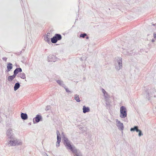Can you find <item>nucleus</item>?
<instances>
[{"mask_svg": "<svg viewBox=\"0 0 156 156\" xmlns=\"http://www.w3.org/2000/svg\"><path fill=\"white\" fill-rule=\"evenodd\" d=\"M23 142L21 140L16 138L15 136L8 139L7 144L9 146H15L22 145Z\"/></svg>", "mask_w": 156, "mask_h": 156, "instance_id": "1", "label": "nucleus"}, {"mask_svg": "<svg viewBox=\"0 0 156 156\" xmlns=\"http://www.w3.org/2000/svg\"><path fill=\"white\" fill-rule=\"evenodd\" d=\"M63 137V143L66 149L70 150L72 152H75L76 151V148L73 145L71 144V143L67 137H64V136Z\"/></svg>", "mask_w": 156, "mask_h": 156, "instance_id": "2", "label": "nucleus"}, {"mask_svg": "<svg viewBox=\"0 0 156 156\" xmlns=\"http://www.w3.org/2000/svg\"><path fill=\"white\" fill-rule=\"evenodd\" d=\"M122 58L121 57H117L115 59L114 66L116 70H119L122 68Z\"/></svg>", "mask_w": 156, "mask_h": 156, "instance_id": "3", "label": "nucleus"}, {"mask_svg": "<svg viewBox=\"0 0 156 156\" xmlns=\"http://www.w3.org/2000/svg\"><path fill=\"white\" fill-rule=\"evenodd\" d=\"M120 117L122 118H125L127 116V110L126 107L122 106L120 108Z\"/></svg>", "mask_w": 156, "mask_h": 156, "instance_id": "4", "label": "nucleus"}, {"mask_svg": "<svg viewBox=\"0 0 156 156\" xmlns=\"http://www.w3.org/2000/svg\"><path fill=\"white\" fill-rule=\"evenodd\" d=\"M138 126H135L133 128H131L130 129L131 131H136L137 132H138V136H143V134L142 133L141 131L138 129Z\"/></svg>", "mask_w": 156, "mask_h": 156, "instance_id": "5", "label": "nucleus"}, {"mask_svg": "<svg viewBox=\"0 0 156 156\" xmlns=\"http://www.w3.org/2000/svg\"><path fill=\"white\" fill-rule=\"evenodd\" d=\"M6 134L8 137V139L15 136L14 134L12 133V129L11 128H9L7 130Z\"/></svg>", "mask_w": 156, "mask_h": 156, "instance_id": "6", "label": "nucleus"}, {"mask_svg": "<svg viewBox=\"0 0 156 156\" xmlns=\"http://www.w3.org/2000/svg\"><path fill=\"white\" fill-rule=\"evenodd\" d=\"M57 135V141L56 143V147H58L60 146V143L61 140V138L60 137V134L58 130L56 132Z\"/></svg>", "mask_w": 156, "mask_h": 156, "instance_id": "7", "label": "nucleus"}, {"mask_svg": "<svg viewBox=\"0 0 156 156\" xmlns=\"http://www.w3.org/2000/svg\"><path fill=\"white\" fill-rule=\"evenodd\" d=\"M116 126L118 127L119 129L121 130H122L124 129V126L122 123L119 121L118 119H116Z\"/></svg>", "mask_w": 156, "mask_h": 156, "instance_id": "8", "label": "nucleus"}, {"mask_svg": "<svg viewBox=\"0 0 156 156\" xmlns=\"http://www.w3.org/2000/svg\"><path fill=\"white\" fill-rule=\"evenodd\" d=\"M42 118L41 115H37L36 117L34 118L33 119V122L34 124L39 122L41 119Z\"/></svg>", "mask_w": 156, "mask_h": 156, "instance_id": "9", "label": "nucleus"}, {"mask_svg": "<svg viewBox=\"0 0 156 156\" xmlns=\"http://www.w3.org/2000/svg\"><path fill=\"white\" fill-rule=\"evenodd\" d=\"M101 91L103 94L105 100L106 101H107L109 98V95L104 89L102 88Z\"/></svg>", "mask_w": 156, "mask_h": 156, "instance_id": "10", "label": "nucleus"}, {"mask_svg": "<svg viewBox=\"0 0 156 156\" xmlns=\"http://www.w3.org/2000/svg\"><path fill=\"white\" fill-rule=\"evenodd\" d=\"M48 60L49 61L55 62L57 59V57L54 55H51L48 56Z\"/></svg>", "mask_w": 156, "mask_h": 156, "instance_id": "11", "label": "nucleus"}, {"mask_svg": "<svg viewBox=\"0 0 156 156\" xmlns=\"http://www.w3.org/2000/svg\"><path fill=\"white\" fill-rule=\"evenodd\" d=\"M51 38V36L47 34L44 36V41L48 43V44L51 43L50 41V39Z\"/></svg>", "mask_w": 156, "mask_h": 156, "instance_id": "12", "label": "nucleus"}, {"mask_svg": "<svg viewBox=\"0 0 156 156\" xmlns=\"http://www.w3.org/2000/svg\"><path fill=\"white\" fill-rule=\"evenodd\" d=\"M83 112L85 113L86 112H89L90 111V109L89 107H86L85 106H83Z\"/></svg>", "mask_w": 156, "mask_h": 156, "instance_id": "13", "label": "nucleus"}, {"mask_svg": "<svg viewBox=\"0 0 156 156\" xmlns=\"http://www.w3.org/2000/svg\"><path fill=\"white\" fill-rule=\"evenodd\" d=\"M21 117L22 119L24 120H25L28 119L27 115L26 113H22L21 114Z\"/></svg>", "mask_w": 156, "mask_h": 156, "instance_id": "14", "label": "nucleus"}, {"mask_svg": "<svg viewBox=\"0 0 156 156\" xmlns=\"http://www.w3.org/2000/svg\"><path fill=\"white\" fill-rule=\"evenodd\" d=\"M13 66L12 63H9L7 65V69L6 70L7 72H9L11 69L12 68Z\"/></svg>", "mask_w": 156, "mask_h": 156, "instance_id": "15", "label": "nucleus"}, {"mask_svg": "<svg viewBox=\"0 0 156 156\" xmlns=\"http://www.w3.org/2000/svg\"><path fill=\"white\" fill-rule=\"evenodd\" d=\"M54 37L57 40V41L61 40L62 38L61 35L58 34H55Z\"/></svg>", "mask_w": 156, "mask_h": 156, "instance_id": "16", "label": "nucleus"}, {"mask_svg": "<svg viewBox=\"0 0 156 156\" xmlns=\"http://www.w3.org/2000/svg\"><path fill=\"white\" fill-rule=\"evenodd\" d=\"M75 154V156H81V155L80 152L76 149V151L75 152H72Z\"/></svg>", "mask_w": 156, "mask_h": 156, "instance_id": "17", "label": "nucleus"}, {"mask_svg": "<svg viewBox=\"0 0 156 156\" xmlns=\"http://www.w3.org/2000/svg\"><path fill=\"white\" fill-rule=\"evenodd\" d=\"M20 84L19 83H15V86H14V90L15 91L17 90L20 87Z\"/></svg>", "mask_w": 156, "mask_h": 156, "instance_id": "18", "label": "nucleus"}, {"mask_svg": "<svg viewBox=\"0 0 156 156\" xmlns=\"http://www.w3.org/2000/svg\"><path fill=\"white\" fill-rule=\"evenodd\" d=\"M62 87H64L65 85L64 84L63 82L60 80H57L56 81Z\"/></svg>", "mask_w": 156, "mask_h": 156, "instance_id": "19", "label": "nucleus"}, {"mask_svg": "<svg viewBox=\"0 0 156 156\" xmlns=\"http://www.w3.org/2000/svg\"><path fill=\"white\" fill-rule=\"evenodd\" d=\"M22 71V69L21 68H16L14 71V72L16 74H17L19 72H21Z\"/></svg>", "mask_w": 156, "mask_h": 156, "instance_id": "20", "label": "nucleus"}, {"mask_svg": "<svg viewBox=\"0 0 156 156\" xmlns=\"http://www.w3.org/2000/svg\"><path fill=\"white\" fill-rule=\"evenodd\" d=\"M19 75H20L19 77H20L21 78L23 79H26V77L25 74L24 73H20V74Z\"/></svg>", "mask_w": 156, "mask_h": 156, "instance_id": "21", "label": "nucleus"}, {"mask_svg": "<svg viewBox=\"0 0 156 156\" xmlns=\"http://www.w3.org/2000/svg\"><path fill=\"white\" fill-rule=\"evenodd\" d=\"M74 99L78 102H80V101L79 95L77 94L75 95Z\"/></svg>", "mask_w": 156, "mask_h": 156, "instance_id": "22", "label": "nucleus"}, {"mask_svg": "<svg viewBox=\"0 0 156 156\" xmlns=\"http://www.w3.org/2000/svg\"><path fill=\"white\" fill-rule=\"evenodd\" d=\"M51 42L53 43H55L57 41V40L56 39L54 36L51 38Z\"/></svg>", "mask_w": 156, "mask_h": 156, "instance_id": "23", "label": "nucleus"}, {"mask_svg": "<svg viewBox=\"0 0 156 156\" xmlns=\"http://www.w3.org/2000/svg\"><path fill=\"white\" fill-rule=\"evenodd\" d=\"M13 79L14 78L12 76H9L8 77V80L9 81H12Z\"/></svg>", "mask_w": 156, "mask_h": 156, "instance_id": "24", "label": "nucleus"}, {"mask_svg": "<svg viewBox=\"0 0 156 156\" xmlns=\"http://www.w3.org/2000/svg\"><path fill=\"white\" fill-rule=\"evenodd\" d=\"M65 89L66 91L68 93H71V92L70 90H69V89L68 88L66 87V86H65L64 87H63Z\"/></svg>", "mask_w": 156, "mask_h": 156, "instance_id": "25", "label": "nucleus"}, {"mask_svg": "<svg viewBox=\"0 0 156 156\" xmlns=\"http://www.w3.org/2000/svg\"><path fill=\"white\" fill-rule=\"evenodd\" d=\"M87 36V34L85 33L81 34L80 35V37L84 38L85 36Z\"/></svg>", "mask_w": 156, "mask_h": 156, "instance_id": "26", "label": "nucleus"}, {"mask_svg": "<svg viewBox=\"0 0 156 156\" xmlns=\"http://www.w3.org/2000/svg\"><path fill=\"white\" fill-rule=\"evenodd\" d=\"M51 108L50 106H47L45 108V110L46 111L48 110Z\"/></svg>", "mask_w": 156, "mask_h": 156, "instance_id": "27", "label": "nucleus"}, {"mask_svg": "<svg viewBox=\"0 0 156 156\" xmlns=\"http://www.w3.org/2000/svg\"><path fill=\"white\" fill-rule=\"evenodd\" d=\"M16 75H17V74H16L14 72V74L12 76L13 78L14 79L16 77Z\"/></svg>", "mask_w": 156, "mask_h": 156, "instance_id": "28", "label": "nucleus"}, {"mask_svg": "<svg viewBox=\"0 0 156 156\" xmlns=\"http://www.w3.org/2000/svg\"><path fill=\"white\" fill-rule=\"evenodd\" d=\"M153 37L155 39V40H156V34L155 33H154Z\"/></svg>", "mask_w": 156, "mask_h": 156, "instance_id": "29", "label": "nucleus"}, {"mask_svg": "<svg viewBox=\"0 0 156 156\" xmlns=\"http://www.w3.org/2000/svg\"><path fill=\"white\" fill-rule=\"evenodd\" d=\"M123 53L124 55H129V54L128 52H125V51L123 52Z\"/></svg>", "mask_w": 156, "mask_h": 156, "instance_id": "30", "label": "nucleus"}, {"mask_svg": "<svg viewBox=\"0 0 156 156\" xmlns=\"http://www.w3.org/2000/svg\"><path fill=\"white\" fill-rule=\"evenodd\" d=\"M7 59V58L6 57H4V58H2V59L3 60L5 61L6 62V61Z\"/></svg>", "mask_w": 156, "mask_h": 156, "instance_id": "31", "label": "nucleus"}, {"mask_svg": "<svg viewBox=\"0 0 156 156\" xmlns=\"http://www.w3.org/2000/svg\"><path fill=\"white\" fill-rule=\"evenodd\" d=\"M62 140H63V138H64L63 137H64L63 135H64V137H65V136L64 134L63 133H62Z\"/></svg>", "mask_w": 156, "mask_h": 156, "instance_id": "32", "label": "nucleus"}, {"mask_svg": "<svg viewBox=\"0 0 156 156\" xmlns=\"http://www.w3.org/2000/svg\"><path fill=\"white\" fill-rule=\"evenodd\" d=\"M152 25L153 26H155V28L156 29V24H152Z\"/></svg>", "mask_w": 156, "mask_h": 156, "instance_id": "33", "label": "nucleus"}, {"mask_svg": "<svg viewBox=\"0 0 156 156\" xmlns=\"http://www.w3.org/2000/svg\"><path fill=\"white\" fill-rule=\"evenodd\" d=\"M151 41L152 42H154L155 41V40L154 39H152Z\"/></svg>", "mask_w": 156, "mask_h": 156, "instance_id": "34", "label": "nucleus"}, {"mask_svg": "<svg viewBox=\"0 0 156 156\" xmlns=\"http://www.w3.org/2000/svg\"><path fill=\"white\" fill-rule=\"evenodd\" d=\"M28 125H31V122L29 123H28Z\"/></svg>", "mask_w": 156, "mask_h": 156, "instance_id": "35", "label": "nucleus"}, {"mask_svg": "<svg viewBox=\"0 0 156 156\" xmlns=\"http://www.w3.org/2000/svg\"><path fill=\"white\" fill-rule=\"evenodd\" d=\"M86 38H87V39H88L89 38V37H86Z\"/></svg>", "mask_w": 156, "mask_h": 156, "instance_id": "36", "label": "nucleus"}]
</instances>
